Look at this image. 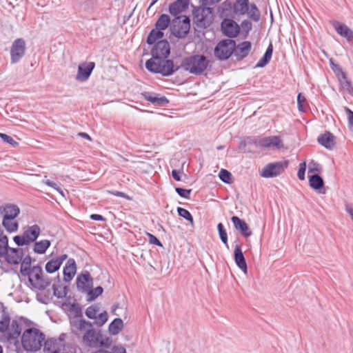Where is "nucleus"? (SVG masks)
Here are the masks:
<instances>
[{"mask_svg": "<svg viewBox=\"0 0 353 353\" xmlns=\"http://www.w3.org/2000/svg\"><path fill=\"white\" fill-rule=\"evenodd\" d=\"M21 332V320L13 319L11 321L10 314L3 312L0 317V339L3 342L13 343L18 347L19 338Z\"/></svg>", "mask_w": 353, "mask_h": 353, "instance_id": "f257e3e1", "label": "nucleus"}, {"mask_svg": "<svg viewBox=\"0 0 353 353\" xmlns=\"http://www.w3.org/2000/svg\"><path fill=\"white\" fill-rule=\"evenodd\" d=\"M45 340L46 336L39 329L30 327L22 332L21 345L25 351L34 352L41 350Z\"/></svg>", "mask_w": 353, "mask_h": 353, "instance_id": "f03ea898", "label": "nucleus"}, {"mask_svg": "<svg viewBox=\"0 0 353 353\" xmlns=\"http://www.w3.org/2000/svg\"><path fill=\"white\" fill-rule=\"evenodd\" d=\"M210 65V61L203 54H194L185 57L179 66L194 75L202 74Z\"/></svg>", "mask_w": 353, "mask_h": 353, "instance_id": "7ed1b4c3", "label": "nucleus"}, {"mask_svg": "<svg viewBox=\"0 0 353 353\" xmlns=\"http://www.w3.org/2000/svg\"><path fill=\"white\" fill-rule=\"evenodd\" d=\"M145 68L152 72L159 73L163 76H170L179 69V67L174 68L172 60L154 59L153 57L146 61Z\"/></svg>", "mask_w": 353, "mask_h": 353, "instance_id": "20e7f679", "label": "nucleus"}, {"mask_svg": "<svg viewBox=\"0 0 353 353\" xmlns=\"http://www.w3.org/2000/svg\"><path fill=\"white\" fill-rule=\"evenodd\" d=\"M83 342L90 347H109L112 341L109 337L103 335L100 330L97 331L92 327L83 334Z\"/></svg>", "mask_w": 353, "mask_h": 353, "instance_id": "39448f33", "label": "nucleus"}, {"mask_svg": "<svg viewBox=\"0 0 353 353\" xmlns=\"http://www.w3.org/2000/svg\"><path fill=\"white\" fill-rule=\"evenodd\" d=\"M24 276H28L30 284L39 290L46 289L51 283L49 277L43 276L42 268L39 265L33 266Z\"/></svg>", "mask_w": 353, "mask_h": 353, "instance_id": "423d86ee", "label": "nucleus"}, {"mask_svg": "<svg viewBox=\"0 0 353 353\" xmlns=\"http://www.w3.org/2000/svg\"><path fill=\"white\" fill-rule=\"evenodd\" d=\"M235 50V41L227 39L219 41L214 48V56L219 60L228 59Z\"/></svg>", "mask_w": 353, "mask_h": 353, "instance_id": "0eeeda50", "label": "nucleus"}, {"mask_svg": "<svg viewBox=\"0 0 353 353\" xmlns=\"http://www.w3.org/2000/svg\"><path fill=\"white\" fill-rule=\"evenodd\" d=\"M190 29V20L188 17H177L172 21L170 27L172 34L177 38H184Z\"/></svg>", "mask_w": 353, "mask_h": 353, "instance_id": "6e6552de", "label": "nucleus"}, {"mask_svg": "<svg viewBox=\"0 0 353 353\" xmlns=\"http://www.w3.org/2000/svg\"><path fill=\"white\" fill-rule=\"evenodd\" d=\"M212 9L210 7L203 6L202 8H198L194 10V23L197 27L205 28L208 27L211 23Z\"/></svg>", "mask_w": 353, "mask_h": 353, "instance_id": "1a4fd4ad", "label": "nucleus"}, {"mask_svg": "<svg viewBox=\"0 0 353 353\" xmlns=\"http://www.w3.org/2000/svg\"><path fill=\"white\" fill-rule=\"evenodd\" d=\"M288 165V162L277 161L268 163L260 173L261 176L264 178H274L281 174Z\"/></svg>", "mask_w": 353, "mask_h": 353, "instance_id": "9d476101", "label": "nucleus"}, {"mask_svg": "<svg viewBox=\"0 0 353 353\" xmlns=\"http://www.w3.org/2000/svg\"><path fill=\"white\" fill-rule=\"evenodd\" d=\"M221 28L223 34L230 39L236 37L240 32V26L231 19H223Z\"/></svg>", "mask_w": 353, "mask_h": 353, "instance_id": "9b49d317", "label": "nucleus"}, {"mask_svg": "<svg viewBox=\"0 0 353 353\" xmlns=\"http://www.w3.org/2000/svg\"><path fill=\"white\" fill-rule=\"evenodd\" d=\"M26 43L23 39H16L10 49L11 63H17L25 54Z\"/></svg>", "mask_w": 353, "mask_h": 353, "instance_id": "f8f14e48", "label": "nucleus"}, {"mask_svg": "<svg viewBox=\"0 0 353 353\" xmlns=\"http://www.w3.org/2000/svg\"><path fill=\"white\" fill-rule=\"evenodd\" d=\"M170 53V47L167 40L158 41L151 50V54L154 59H165Z\"/></svg>", "mask_w": 353, "mask_h": 353, "instance_id": "ddd939ff", "label": "nucleus"}, {"mask_svg": "<svg viewBox=\"0 0 353 353\" xmlns=\"http://www.w3.org/2000/svg\"><path fill=\"white\" fill-rule=\"evenodd\" d=\"M93 285V279L88 271H84L77 277V288L82 293H86Z\"/></svg>", "mask_w": 353, "mask_h": 353, "instance_id": "4468645a", "label": "nucleus"}, {"mask_svg": "<svg viewBox=\"0 0 353 353\" xmlns=\"http://www.w3.org/2000/svg\"><path fill=\"white\" fill-rule=\"evenodd\" d=\"M26 249L9 248L3 258L10 265H17L21 263L25 254Z\"/></svg>", "mask_w": 353, "mask_h": 353, "instance_id": "2eb2a0df", "label": "nucleus"}, {"mask_svg": "<svg viewBox=\"0 0 353 353\" xmlns=\"http://www.w3.org/2000/svg\"><path fill=\"white\" fill-rule=\"evenodd\" d=\"M44 350L47 353H64V341L61 338L49 339L44 341Z\"/></svg>", "mask_w": 353, "mask_h": 353, "instance_id": "dca6fc26", "label": "nucleus"}, {"mask_svg": "<svg viewBox=\"0 0 353 353\" xmlns=\"http://www.w3.org/2000/svg\"><path fill=\"white\" fill-rule=\"evenodd\" d=\"M70 324L72 332L77 335L81 333H85L90 328L92 327V323L86 321L83 317L76 320H70Z\"/></svg>", "mask_w": 353, "mask_h": 353, "instance_id": "f3484780", "label": "nucleus"}, {"mask_svg": "<svg viewBox=\"0 0 353 353\" xmlns=\"http://www.w3.org/2000/svg\"><path fill=\"white\" fill-rule=\"evenodd\" d=\"M95 63L94 62L84 63L78 67V72L76 79L79 81H85L90 77Z\"/></svg>", "mask_w": 353, "mask_h": 353, "instance_id": "a211bd4d", "label": "nucleus"}, {"mask_svg": "<svg viewBox=\"0 0 353 353\" xmlns=\"http://www.w3.org/2000/svg\"><path fill=\"white\" fill-rule=\"evenodd\" d=\"M252 48V43L250 41H243L238 45L235 43V50L234 54L238 61L243 60L248 57Z\"/></svg>", "mask_w": 353, "mask_h": 353, "instance_id": "6ab92c4d", "label": "nucleus"}, {"mask_svg": "<svg viewBox=\"0 0 353 353\" xmlns=\"http://www.w3.org/2000/svg\"><path fill=\"white\" fill-rule=\"evenodd\" d=\"M317 141L319 144L328 150H332L336 145L335 137L330 132L320 134Z\"/></svg>", "mask_w": 353, "mask_h": 353, "instance_id": "aec40b11", "label": "nucleus"}, {"mask_svg": "<svg viewBox=\"0 0 353 353\" xmlns=\"http://www.w3.org/2000/svg\"><path fill=\"white\" fill-rule=\"evenodd\" d=\"M231 221L234 228L239 230L243 236L248 237L252 235V231L245 221L236 216H233L231 218Z\"/></svg>", "mask_w": 353, "mask_h": 353, "instance_id": "412c9836", "label": "nucleus"}, {"mask_svg": "<svg viewBox=\"0 0 353 353\" xmlns=\"http://www.w3.org/2000/svg\"><path fill=\"white\" fill-rule=\"evenodd\" d=\"M332 24L339 34L351 41L353 39V32L345 24L336 21L332 22Z\"/></svg>", "mask_w": 353, "mask_h": 353, "instance_id": "4be33fe9", "label": "nucleus"}, {"mask_svg": "<svg viewBox=\"0 0 353 353\" xmlns=\"http://www.w3.org/2000/svg\"><path fill=\"white\" fill-rule=\"evenodd\" d=\"M77 271L76 263L74 259H69L63 268V280L70 282L74 276Z\"/></svg>", "mask_w": 353, "mask_h": 353, "instance_id": "5701e85b", "label": "nucleus"}, {"mask_svg": "<svg viewBox=\"0 0 353 353\" xmlns=\"http://www.w3.org/2000/svg\"><path fill=\"white\" fill-rule=\"evenodd\" d=\"M190 0H176L169 6V12L172 15L176 16L185 11L189 6Z\"/></svg>", "mask_w": 353, "mask_h": 353, "instance_id": "b1692460", "label": "nucleus"}, {"mask_svg": "<svg viewBox=\"0 0 353 353\" xmlns=\"http://www.w3.org/2000/svg\"><path fill=\"white\" fill-rule=\"evenodd\" d=\"M234 261L236 265L245 273L247 272V263L245 261V259L241 250V246L239 245H236L234 248Z\"/></svg>", "mask_w": 353, "mask_h": 353, "instance_id": "393cba45", "label": "nucleus"}, {"mask_svg": "<svg viewBox=\"0 0 353 353\" xmlns=\"http://www.w3.org/2000/svg\"><path fill=\"white\" fill-rule=\"evenodd\" d=\"M40 232L39 226L35 224L28 227V228L24 230L23 235L26 240L28 241V243L30 244L37 240L39 236Z\"/></svg>", "mask_w": 353, "mask_h": 353, "instance_id": "a878e982", "label": "nucleus"}, {"mask_svg": "<svg viewBox=\"0 0 353 353\" xmlns=\"http://www.w3.org/2000/svg\"><path fill=\"white\" fill-rule=\"evenodd\" d=\"M142 94L147 101L155 105L165 106L169 103L165 97H159L152 92H144Z\"/></svg>", "mask_w": 353, "mask_h": 353, "instance_id": "bb28decb", "label": "nucleus"}, {"mask_svg": "<svg viewBox=\"0 0 353 353\" xmlns=\"http://www.w3.org/2000/svg\"><path fill=\"white\" fill-rule=\"evenodd\" d=\"M63 307L68 308V311L70 313V321L76 320L79 318L83 317V311L81 307L77 303H63Z\"/></svg>", "mask_w": 353, "mask_h": 353, "instance_id": "cd10ccee", "label": "nucleus"}, {"mask_svg": "<svg viewBox=\"0 0 353 353\" xmlns=\"http://www.w3.org/2000/svg\"><path fill=\"white\" fill-rule=\"evenodd\" d=\"M248 0H236L233 4L234 12L239 15H244L248 12Z\"/></svg>", "mask_w": 353, "mask_h": 353, "instance_id": "c85d7f7f", "label": "nucleus"}, {"mask_svg": "<svg viewBox=\"0 0 353 353\" xmlns=\"http://www.w3.org/2000/svg\"><path fill=\"white\" fill-rule=\"evenodd\" d=\"M3 218L15 219L20 212L19 208L14 204H8L3 208Z\"/></svg>", "mask_w": 353, "mask_h": 353, "instance_id": "c756f323", "label": "nucleus"}, {"mask_svg": "<svg viewBox=\"0 0 353 353\" xmlns=\"http://www.w3.org/2000/svg\"><path fill=\"white\" fill-rule=\"evenodd\" d=\"M308 177L310 186L312 189L315 190H319L323 187L324 181L322 177L320 176L318 174L309 175Z\"/></svg>", "mask_w": 353, "mask_h": 353, "instance_id": "7c9ffc66", "label": "nucleus"}, {"mask_svg": "<svg viewBox=\"0 0 353 353\" xmlns=\"http://www.w3.org/2000/svg\"><path fill=\"white\" fill-rule=\"evenodd\" d=\"M273 52V46L272 43H270L266 51L262 58L259 59L258 63L256 65L257 68H263L270 61Z\"/></svg>", "mask_w": 353, "mask_h": 353, "instance_id": "2f4dec72", "label": "nucleus"}, {"mask_svg": "<svg viewBox=\"0 0 353 353\" xmlns=\"http://www.w3.org/2000/svg\"><path fill=\"white\" fill-rule=\"evenodd\" d=\"M123 321L119 318H117L110 323V324L109 325L108 330L111 334L116 335L119 333V332L123 329Z\"/></svg>", "mask_w": 353, "mask_h": 353, "instance_id": "473e14b6", "label": "nucleus"}, {"mask_svg": "<svg viewBox=\"0 0 353 353\" xmlns=\"http://www.w3.org/2000/svg\"><path fill=\"white\" fill-rule=\"evenodd\" d=\"M50 246V241L47 239L35 242L33 250L37 254H44L47 249Z\"/></svg>", "mask_w": 353, "mask_h": 353, "instance_id": "72a5a7b5", "label": "nucleus"}, {"mask_svg": "<svg viewBox=\"0 0 353 353\" xmlns=\"http://www.w3.org/2000/svg\"><path fill=\"white\" fill-rule=\"evenodd\" d=\"M3 226L8 232H13L18 230V223L15 219L3 218Z\"/></svg>", "mask_w": 353, "mask_h": 353, "instance_id": "f704fd0d", "label": "nucleus"}, {"mask_svg": "<svg viewBox=\"0 0 353 353\" xmlns=\"http://www.w3.org/2000/svg\"><path fill=\"white\" fill-rule=\"evenodd\" d=\"M170 22V17L166 14H162L156 22L155 26L157 30L161 31L165 30L168 27Z\"/></svg>", "mask_w": 353, "mask_h": 353, "instance_id": "c9c22d12", "label": "nucleus"}, {"mask_svg": "<svg viewBox=\"0 0 353 353\" xmlns=\"http://www.w3.org/2000/svg\"><path fill=\"white\" fill-rule=\"evenodd\" d=\"M246 14L250 19L257 22L260 19L261 13L258 8L254 3H252L248 7V12Z\"/></svg>", "mask_w": 353, "mask_h": 353, "instance_id": "e433bc0d", "label": "nucleus"}, {"mask_svg": "<svg viewBox=\"0 0 353 353\" xmlns=\"http://www.w3.org/2000/svg\"><path fill=\"white\" fill-rule=\"evenodd\" d=\"M8 238L3 235V230L0 228V259L6 254V251L9 249Z\"/></svg>", "mask_w": 353, "mask_h": 353, "instance_id": "4c0bfd02", "label": "nucleus"}, {"mask_svg": "<svg viewBox=\"0 0 353 353\" xmlns=\"http://www.w3.org/2000/svg\"><path fill=\"white\" fill-rule=\"evenodd\" d=\"M268 148L281 149L283 147V143L279 136L268 137Z\"/></svg>", "mask_w": 353, "mask_h": 353, "instance_id": "58836bf2", "label": "nucleus"}, {"mask_svg": "<svg viewBox=\"0 0 353 353\" xmlns=\"http://www.w3.org/2000/svg\"><path fill=\"white\" fill-rule=\"evenodd\" d=\"M163 37V33L161 30H152L150 32L149 35L147 38V43L149 45H152L155 43V41L159 39H161Z\"/></svg>", "mask_w": 353, "mask_h": 353, "instance_id": "ea45409f", "label": "nucleus"}, {"mask_svg": "<svg viewBox=\"0 0 353 353\" xmlns=\"http://www.w3.org/2000/svg\"><path fill=\"white\" fill-rule=\"evenodd\" d=\"M52 290L54 295L58 299L63 298L68 294V288L66 286L62 287L61 285L53 284Z\"/></svg>", "mask_w": 353, "mask_h": 353, "instance_id": "a19ab883", "label": "nucleus"}, {"mask_svg": "<svg viewBox=\"0 0 353 353\" xmlns=\"http://www.w3.org/2000/svg\"><path fill=\"white\" fill-rule=\"evenodd\" d=\"M32 259L30 256L27 255L26 256H23L22 258V261H21V273L23 275H25V274H28V271L30 270V264H31Z\"/></svg>", "mask_w": 353, "mask_h": 353, "instance_id": "79ce46f5", "label": "nucleus"}, {"mask_svg": "<svg viewBox=\"0 0 353 353\" xmlns=\"http://www.w3.org/2000/svg\"><path fill=\"white\" fill-rule=\"evenodd\" d=\"M61 267L60 263L55 259H52L46 265V270L48 273H54Z\"/></svg>", "mask_w": 353, "mask_h": 353, "instance_id": "37998d69", "label": "nucleus"}, {"mask_svg": "<svg viewBox=\"0 0 353 353\" xmlns=\"http://www.w3.org/2000/svg\"><path fill=\"white\" fill-rule=\"evenodd\" d=\"M103 292V289L101 286H98L95 288L93 290H91V288L89 290L88 293V301H93L96 298H97L99 295H101Z\"/></svg>", "mask_w": 353, "mask_h": 353, "instance_id": "c03bdc74", "label": "nucleus"}, {"mask_svg": "<svg viewBox=\"0 0 353 353\" xmlns=\"http://www.w3.org/2000/svg\"><path fill=\"white\" fill-rule=\"evenodd\" d=\"M99 311V307L97 305H92L89 306L85 310V315L90 319H95L97 318V313Z\"/></svg>", "mask_w": 353, "mask_h": 353, "instance_id": "a18cd8bd", "label": "nucleus"}, {"mask_svg": "<svg viewBox=\"0 0 353 353\" xmlns=\"http://www.w3.org/2000/svg\"><path fill=\"white\" fill-rule=\"evenodd\" d=\"M217 229L219 232V234L221 241L225 245V246L228 248V234L224 228L223 225L221 223H219L217 225Z\"/></svg>", "mask_w": 353, "mask_h": 353, "instance_id": "49530a36", "label": "nucleus"}, {"mask_svg": "<svg viewBox=\"0 0 353 353\" xmlns=\"http://www.w3.org/2000/svg\"><path fill=\"white\" fill-rule=\"evenodd\" d=\"M178 214L180 216L184 218L185 220L188 221L192 225L194 223L193 217L190 212L187 210L186 209H184L183 208L179 207L177 208Z\"/></svg>", "mask_w": 353, "mask_h": 353, "instance_id": "de8ad7c7", "label": "nucleus"}, {"mask_svg": "<svg viewBox=\"0 0 353 353\" xmlns=\"http://www.w3.org/2000/svg\"><path fill=\"white\" fill-rule=\"evenodd\" d=\"M219 177L223 182L225 183H231L232 174L229 171L225 169H221L220 170Z\"/></svg>", "mask_w": 353, "mask_h": 353, "instance_id": "09e8293b", "label": "nucleus"}, {"mask_svg": "<svg viewBox=\"0 0 353 353\" xmlns=\"http://www.w3.org/2000/svg\"><path fill=\"white\" fill-rule=\"evenodd\" d=\"M108 317V316L107 312L104 311L99 315H97V318L95 319V323L98 326L101 327L107 322Z\"/></svg>", "mask_w": 353, "mask_h": 353, "instance_id": "8fccbe9b", "label": "nucleus"}, {"mask_svg": "<svg viewBox=\"0 0 353 353\" xmlns=\"http://www.w3.org/2000/svg\"><path fill=\"white\" fill-rule=\"evenodd\" d=\"M43 183L48 186H50L56 190L62 196L65 197L63 190L54 182L50 181L49 179L43 180Z\"/></svg>", "mask_w": 353, "mask_h": 353, "instance_id": "3c124183", "label": "nucleus"}, {"mask_svg": "<svg viewBox=\"0 0 353 353\" xmlns=\"http://www.w3.org/2000/svg\"><path fill=\"white\" fill-rule=\"evenodd\" d=\"M252 23L248 20H243L240 26V29H242L243 32H245V37H246L249 33V32L252 30Z\"/></svg>", "mask_w": 353, "mask_h": 353, "instance_id": "603ef678", "label": "nucleus"}, {"mask_svg": "<svg viewBox=\"0 0 353 353\" xmlns=\"http://www.w3.org/2000/svg\"><path fill=\"white\" fill-rule=\"evenodd\" d=\"M175 191L180 196L185 199H190V195L192 192V190L183 189L181 188H175Z\"/></svg>", "mask_w": 353, "mask_h": 353, "instance_id": "864d4df0", "label": "nucleus"}, {"mask_svg": "<svg viewBox=\"0 0 353 353\" xmlns=\"http://www.w3.org/2000/svg\"><path fill=\"white\" fill-rule=\"evenodd\" d=\"M0 137L2 139V140L5 143H8L12 146H17L19 144L16 141H14L12 139V137H11L10 136H9L8 134L0 132Z\"/></svg>", "mask_w": 353, "mask_h": 353, "instance_id": "5fc2aeb1", "label": "nucleus"}, {"mask_svg": "<svg viewBox=\"0 0 353 353\" xmlns=\"http://www.w3.org/2000/svg\"><path fill=\"white\" fill-rule=\"evenodd\" d=\"M321 170H322V167L319 163H317L314 161H312L310 163L309 171H308L309 174L310 172H312V171H316V172H321Z\"/></svg>", "mask_w": 353, "mask_h": 353, "instance_id": "6e6d98bb", "label": "nucleus"}, {"mask_svg": "<svg viewBox=\"0 0 353 353\" xmlns=\"http://www.w3.org/2000/svg\"><path fill=\"white\" fill-rule=\"evenodd\" d=\"M13 240L18 246L29 245L23 234L14 236Z\"/></svg>", "mask_w": 353, "mask_h": 353, "instance_id": "4d7b16f0", "label": "nucleus"}, {"mask_svg": "<svg viewBox=\"0 0 353 353\" xmlns=\"http://www.w3.org/2000/svg\"><path fill=\"white\" fill-rule=\"evenodd\" d=\"M306 169V164L305 162L300 163L299 168L298 170L297 176L300 180L305 179V172Z\"/></svg>", "mask_w": 353, "mask_h": 353, "instance_id": "13d9d810", "label": "nucleus"}, {"mask_svg": "<svg viewBox=\"0 0 353 353\" xmlns=\"http://www.w3.org/2000/svg\"><path fill=\"white\" fill-rule=\"evenodd\" d=\"M330 65H331L332 70L334 72V73L337 76L341 75L342 77L343 76V73H345L343 71L341 67L339 65H338V64L334 63V62L332 60L330 61Z\"/></svg>", "mask_w": 353, "mask_h": 353, "instance_id": "bf43d9fd", "label": "nucleus"}, {"mask_svg": "<svg viewBox=\"0 0 353 353\" xmlns=\"http://www.w3.org/2000/svg\"><path fill=\"white\" fill-rule=\"evenodd\" d=\"M147 234L148 236L150 243L158 245L159 247L163 246L161 242L154 235L150 233H148Z\"/></svg>", "mask_w": 353, "mask_h": 353, "instance_id": "052dcab7", "label": "nucleus"}, {"mask_svg": "<svg viewBox=\"0 0 353 353\" xmlns=\"http://www.w3.org/2000/svg\"><path fill=\"white\" fill-rule=\"evenodd\" d=\"M340 81L346 89L350 90L352 88L351 82L347 79L345 73H343V76L341 77Z\"/></svg>", "mask_w": 353, "mask_h": 353, "instance_id": "680f3d73", "label": "nucleus"}, {"mask_svg": "<svg viewBox=\"0 0 353 353\" xmlns=\"http://www.w3.org/2000/svg\"><path fill=\"white\" fill-rule=\"evenodd\" d=\"M268 137L259 138L258 141V148H268Z\"/></svg>", "mask_w": 353, "mask_h": 353, "instance_id": "e2e57ef3", "label": "nucleus"}, {"mask_svg": "<svg viewBox=\"0 0 353 353\" xmlns=\"http://www.w3.org/2000/svg\"><path fill=\"white\" fill-rule=\"evenodd\" d=\"M305 101V98L303 96H302L301 93H299L297 97V103L299 110H303V104Z\"/></svg>", "mask_w": 353, "mask_h": 353, "instance_id": "0e129e2a", "label": "nucleus"}, {"mask_svg": "<svg viewBox=\"0 0 353 353\" xmlns=\"http://www.w3.org/2000/svg\"><path fill=\"white\" fill-rule=\"evenodd\" d=\"M259 139V138L251 137L246 138L248 145H254L256 148H258Z\"/></svg>", "mask_w": 353, "mask_h": 353, "instance_id": "69168bd1", "label": "nucleus"}, {"mask_svg": "<svg viewBox=\"0 0 353 353\" xmlns=\"http://www.w3.org/2000/svg\"><path fill=\"white\" fill-rule=\"evenodd\" d=\"M345 211L350 216L352 220L353 221V205L351 203L345 204Z\"/></svg>", "mask_w": 353, "mask_h": 353, "instance_id": "338daca9", "label": "nucleus"}, {"mask_svg": "<svg viewBox=\"0 0 353 353\" xmlns=\"http://www.w3.org/2000/svg\"><path fill=\"white\" fill-rule=\"evenodd\" d=\"M346 112L348 114V120L349 123L351 125L353 126V111L350 110L348 108H345Z\"/></svg>", "mask_w": 353, "mask_h": 353, "instance_id": "774afa93", "label": "nucleus"}]
</instances>
